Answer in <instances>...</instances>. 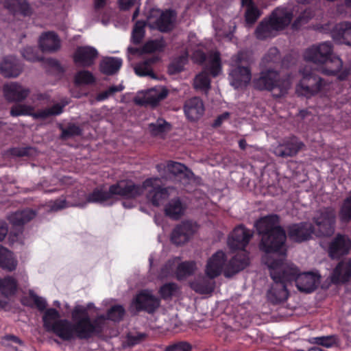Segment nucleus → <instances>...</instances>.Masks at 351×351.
<instances>
[{"label": "nucleus", "instance_id": "f257e3e1", "mask_svg": "<svg viewBox=\"0 0 351 351\" xmlns=\"http://www.w3.org/2000/svg\"><path fill=\"white\" fill-rule=\"evenodd\" d=\"M72 324L67 319H60V313L55 308L47 309L43 317V326L47 331L52 332L64 341L75 338L88 339L94 332L99 331L104 320V316L96 317L93 321L87 315V309L76 305L71 313Z\"/></svg>", "mask_w": 351, "mask_h": 351}, {"label": "nucleus", "instance_id": "f03ea898", "mask_svg": "<svg viewBox=\"0 0 351 351\" xmlns=\"http://www.w3.org/2000/svg\"><path fill=\"white\" fill-rule=\"evenodd\" d=\"M258 233L261 235L260 249L271 258H285L286 256V233L280 226L279 217L269 215L255 223Z\"/></svg>", "mask_w": 351, "mask_h": 351}, {"label": "nucleus", "instance_id": "7ed1b4c3", "mask_svg": "<svg viewBox=\"0 0 351 351\" xmlns=\"http://www.w3.org/2000/svg\"><path fill=\"white\" fill-rule=\"evenodd\" d=\"M332 45L329 41L314 45L307 48L304 52V58L308 62L317 64H332L329 68H321V72L328 75H336L340 80H344L350 74V70L341 71L343 62L339 57H332Z\"/></svg>", "mask_w": 351, "mask_h": 351}, {"label": "nucleus", "instance_id": "20e7f679", "mask_svg": "<svg viewBox=\"0 0 351 351\" xmlns=\"http://www.w3.org/2000/svg\"><path fill=\"white\" fill-rule=\"evenodd\" d=\"M141 192V188L136 186L132 181L120 180L111 185L108 191L97 188L88 195L82 192L80 195L82 197L73 205L84 207L88 203L103 204L104 202L112 199L114 195L123 198H135L136 195Z\"/></svg>", "mask_w": 351, "mask_h": 351}, {"label": "nucleus", "instance_id": "39448f33", "mask_svg": "<svg viewBox=\"0 0 351 351\" xmlns=\"http://www.w3.org/2000/svg\"><path fill=\"white\" fill-rule=\"evenodd\" d=\"M263 262L267 265L270 276L274 280L270 289L267 291L268 300L273 304L285 301L289 295L287 289V283L290 282L284 278L285 273L282 271L281 264H283V258L263 256Z\"/></svg>", "mask_w": 351, "mask_h": 351}, {"label": "nucleus", "instance_id": "423d86ee", "mask_svg": "<svg viewBox=\"0 0 351 351\" xmlns=\"http://www.w3.org/2000/svg\"><path fill=\"white\" fill-rule=\"evenodd\" d=\"M290 86L291 82L288 78L280 79L279 73L272 69L262 71L260 76L254 80L255 88L269 90L275 97L285 95Z\"/></svg>", "mask_w": 351, "mask_h": 351}, {"label": "nucleus", "instance_id": "0eeeda50", "mask_svg": "<svg viewBox=\"0 0 351 351\" xmlns=\"http://www.w3.org/2000/svg\"><path fill=\"white\" fill-rule=\"evenodd\" d=\"M281 269L285 274H287L284 278L290 283L294 281L300 291L311 293L317 287L319 283V276L312 272L300 274L298 267L291 263L283 261Z\"/></svg>", "mask_w": 351, "mask_h": 351}, {"label": "nucleus", "instance_id": "6e6552de", "mask_svg": "<svg viewBox=\"0 0 351 351\" xmlns=\"http://www.w3.org/2000/svg\"><path fill=\"white\" fill-rule=\"evenodd\" d=\"M161 180L159 178H151L145 180L142 185L135 184L140 187L141 192L136 197L147 191L148 199L153 205L158 206L162 204L169 197L171 191L173 190L170 187H162Z\"/></svg>", "mask_w": 351, "mask_h": 351}, {"label": "nucleus", "instance_id": "1a4fd4ad", "mask_svg": "<svg viewBox=\"0 0 351 351\" xmlns=\"http://www.w3.org/2000/svg\"><path fill=\"white\" fill-rule=\"evenodd\" d=\"M336 213L331 207L324 208L316 212L313 217V230L317 237H328L335 231Z\"/></svg>", "mask_w": 351, "mask_h": 351}, {"label": "nucleus", "instance_id": "9d476101", "mask_svg": "<svg viewBox=\"0 0 351 351\" xmlns=\"http://www.w3.org/2000/svg\"><path fill=\"white\" fill-rule=\"evenodd\" d=\"M68 102L62 104H56L51 107L40 110L36 112H32L34 108L32 106L25 104H16L10 109V114L12 117L23 115H29L34 119H46L51 116H57L63 112V108L67 105Z\"/></svg>", "mask_w": 351, "mask_h": 351}, {"label": "nucleus", "instance_id": "9b49d317", "mask_svg": "<svg viewBox=\"0 0 351 351\" xmlns=\"http://www.w3.org/2000/svg\"><path fill=\"white\" fill-rule=\"evenodd\" d=\"M301 73L303 77L296 88L299 95L311 97L322 90L326 85L323 79L308 71L307 67L301 71Z\"/></svg>", "mask_w": 351, "mask_h": 351}, {"label": "nucleus", "instance_id": "f8f14e48", "mask_svg": "<svg viewBox=\"0 0 351 351\" xmlns=\"http://www.w3.org/2000/svg\"><path fill=\"white\" fill-rule=\"evenodd\" d=\"M245 54L243 52L239 53L232 58L234 67L229 73V81L234 88L245 86L251 80V71L247 66L240 65L242 64Z\"/></svg>", "mask_w": 351, "mask_h": 351}, {"label": "nucleus", "instance_id": "ddd939ff", "mask_svg": "<svg viewBox=\"0 0 351 351\" xmlns=\"http://www.w3.org/2000/svg\"><path fill=\"white\" fill-rule=\"evenodd\" d=\"M175 19L173 11L154 10L147 18V23L152 28H156L160 32H168L173 28Z\"/></svg>", "mask_w": 351, "mask_h": 351}, {"label": "nucleus", "instance_id": "4468645a", "mask_svg": "<svg viewBox=\"0 0 351 351\" xmlns=\"http://www.w3.org/2000/svg\"><path fill=\"white\" fill-rule=\"evenodd\" d=\"M160 299L147 290L141 291L132 302L138 311H145L149 313H154L160 306Z\"/></svg>", "mask_w": 351, "mask_h": 351}, {"label": "nucleus", "instance_id": "2eb2a0df", "mask_svg": "<svg viewBox=\"0 0 351 351\" xmlns=\"http://www.w3.org/2000/svg\"><path fill=\"white\" fill-rule=\"evenodd\" d=\"M226 256L225 253L219 250L210 257L206 263L205 274L210 279H215L223 273L226 265Z\"/></svg>", "mask_w": 351, "mask_h": 351}, {"label": "nucleus", "instance_id": "dca6fc26", "mask_svg": "<svg viewBox=\"0 0 351 351\" xmlns=\"http://www.w3.org/2000/svg\"><path fill=\"white\" fill-rule=\"evenodd\" d=\"M304 146V143L297 137L291 136L283 140L274 148V153L276 156L287 158L295 156L298 152Z\"/></svg>", "mask_w": 351, "mask_h": 351}, {"label": "nucleus", "instance_id": "f3484780", "mask_svg": "<svg viewBox=\"0 0 351 351\" xmlns=\"http://www.w3.org/2000/svg\"><path fill=\"white\" fill-rule=\"evenodd\" d=\"M252 235L253 234L250 230L243 226H239L234 228L229 236L228 245L232 250L243 251L249 243Z\"/></svg>", "mask_w": 351, "mask_h": 351}, {"label": "nucleus", "instance_id": "a211bd4d", "mask_svg": "<svg viewBox=\"0 0 351 351\" xmlns=\"http://www.w3.org/2000/svg\"><path fill=\"white\" fill-rule=\"evenodd\" d=\"M169 91L164 86H158L151 88L142 97L135 99V103L139 106H155L165 99L168 95Z\"/></svg>", "mask_w": 351, "mask_h": 351}, {"label": "nucleus", "instance_id": "6ab92c4d", "mask_svg": "<svg viewBox=\"0 0 351 351\" xmlns=\"http://www.w3.org/2000/svg\"><path fill=\"white\" fill-rule=\"evenodd\" d=\"M250 263L248 255L245 250L239 252L226 264L223 275L230 278L245 269Z\"/></svg>", "mask_w": 351, "mask_h": 351}, {"label": "nucleus", "instance_id": "aec40b11", "mask_svg": "<svg viewBox=\"0 0 351 351\" xmlns=\"http://www.w3.org/2000/svg\"><path fill=\"white\" fill-rule=\"evenodd\" d=\"M196 230V225L191 221H182L178 224L171 233V241L176 245H182L187 242Z\"/></svg>", "mask_w": 351, "mask_h": 351}, {"label": "nucleus", "instance_id": "412c9836", "mask_svg": "<svg viewBox=\"0 0 351 351\" xmlns=\"http://www.w3.org/2000/svg\"><path fill=\"white\" fill-rule=\"evenodd\" d=\"M5 99L9 101L20 102L25 100L30 93L28 88L18 82L5 84L3 88Z\"/></svg>", "mask_w": 351, "mask_h": 351}, {"label": "nucleus", "instance_id": "4be33fe9", "mask_svg": "<svg viewBox=\"0 0 351 351\" xmlns=\"http://www.w3.org/2000/svg\"><path fill=\"white\" fill-rule=\"evenodd\" d=\"M313 234V225L308 222L293 224L288 228L289 239L295 242L300 243L308 240Z\"/></svg>", "mask_w": 351, "mask_h": 351}, {"label": "nucleus", "instance_id": "5701e85b", "mask_svg": "<svg viewBox=\"0 0 351 351\" xmlns=\"http://www.w3.org/2000/svg\"><path fill=\"white\" fill-rule=\"evenodd\" d=\"M97 56L96 49L90 46H83L77 48L73 58L77 65L88 67L94 64Z\"/></svg>", "mask_w": 351, "mask_h": 351}, {"label": "nucleus", "instance_id": "b1692460", "mask_svg": "<svg viewBox=\"0 0 351 351\" xmlns=\"http://www.w3.org/2000/svg\"><path fill=\"white\" fill-rule=\"evenodd\" d=\"M351 241L345 235L338 234L330 243L328 253L332 258H339L348 253Z\"/></svg>", "mask_w": 351, "mask_h": 351}, {"label": "nucleus", "instance_id": "393cba45", "mask_svg": "<svg viewBox=\"0 0 351 351\" xmlns=\"http://www.w3.org/2000/svg\"><path fill=\"white\" fill-rule=\"evenodd\" d=\"M22 71L23 66L15 57H5L0 63V72L5 77H17L22 73Z\"/></svg>", "mask_w": 351, "mask_h": 351}, {"label": "nucleus", "instance_id": "a878e982", "mask_svg": "<svg viewBox=\"0 0 351 351\" xmlns=\"http://www.w3.org/2000/svg\"><path fill=\"white\" fill-rule=\"evenodd\" d=\"M184 111L189 120H197L204 114V103L198 97H192L185 101Z\"/></svg>", "mask_w": 351, "mask_h": 351}, {"label": "nucleus", "instance_id": "bb28decb", "mask_svg": "<svg viewBox=\"0 0 351 351\" xmlns=\"http://www.w3.org/2000/svg\"><path fill=\"white\" fill-rule=\"evenodd\" d=\"M196 54L199 57V62H206V69L210 71L213 77L217 76L221 71L220 54L217 51H212L206 57L202 51H197Z\"/></svg>", "mask_w": 351, "mask_h": 351}, {"label": "nucleus", "instance_id": "cd10ccee", "mask_svg": "<svg viewBox=\"0 0 351 351\" xmlns=\"http://www.w3.org/2000/svg\"><path fill=\"white\" fill-rule=\"evenodd\" d=\"M351 276V260L346 259L336 266L330 278L332 283H343L349 280Z\"/></svg>", "mask_w": 351, "mask_h": 351}, {"label": "nucleus", "instance_id": "c85d7f7f", "mask_svg": "<svg viewBox=\"0 0 351 351\" xmlns=\"http://www.w3.org/2000/svg\"><path fill=\"white\" fill-rule=\"evenodd\" d=\"M293 18L291 12L287 8H276L271 14L269 19L278 30L289 25Z\"/></svg>", "mask_w": 351, "mask_h": 351}, {"label": "nucleus", "instance_id": "c756f323", "mask_svg": "<svg viewBox=\"0 0 351 351\" xmlns=\"http://www.w3.org/2000/svg\"><path fill=\"white\" fill-rule=\"evenodd\" d=\"M40 47L45 52H55L60 47V40L53 32L44 33L40 37Z\"/></svg>", "mask_w": 351, "mask_h": 351}, {"label": "nucleus", "instance_id": "7c9ffc66", "mask_svg": "<svg viewBox=\"0 0 351 351\" xmlns=\"http://www.w3.org/2000/svg\"><path fill=\"white\" fill-rule=\"evenodd\" d=\"M331 34L334 40L351 46V23L344 22L336 25Z\"/></svg>", "mask_w": 351, "mask_h": 351}, {"label": "nucleus", "instance_id": "2f4dec72", "mask_svg": "<svg viewBox=\"0 0 351 351\" xmlns=\"http://www.w3.org/2000/svg\"><path fill=\"white\" fill-rule=\"evenodd\" d=\"M35 216L36 213L32 209H25L12 213L8 217V219L14 226H21Z\"/></svg>", "mask_w": 351, "mask_h": 351}, {"label": "nucleus", "instance_id": "473e14b6", "mask_svg": "<svg viewBox=\"0 0 351 351\" xmlns=\"http://www.w3.org/2000/svg\"><path fill=\"white\" fill-rule=\"evenodd\" d=\"M279 31L271 21H263L256 27L255 34L256 38L260 40H264L267 38L274 37L276 32Z\"/></svg>", "mask_w": 351, "mask_h": 351}, {"label": "nucleus", "instance_id": "72a5a7b5", "mask_svg": "<svg viewBox=\"0 0 351 351\" xmlns=\"http://www.w3.org/2000/svg\"><path fill=\"white\" fill-rule=\"evenodd\" d=\"M158 60L156 56H152L138 63L134 67L136 74L138 76H149L155 79L156 75L153 73L152 65L156 62Z\"/></svg>", "mask_w": 351, "mask_h": 351}, {"label": "nucleus", "instance_id": "f704fd0d", "mask_svg": "<svg viewBox=\"0 0 351 351\" xmlns=\"http://www.w3.org/2000/svg\"><path fill=\"white\" fill-rule=\"evenodd\" d=\"M123 61L117 57H107L100 62L101 71L106 75H112L117 73L122 65Z\"/></svg>", "mask_w": 351, "mask_h": 351}, {"label": "nucleus", "instance_id": "c9c22d12", "mask_svg": "<svg viewBox=\"0 0 351 351\" xmlns=\"http://www.w3.org/2000/svg\"><path fill=\"white\" fill-rule=\"evenodd\" d=\"M5 6L14 13H20L23 16L32 14V9L26 0H5Z\"/></svg>", "mask_w": 351, "mask_h": 351}, {"label": "nucleus", "instance_id": "e433bc0d", "mask_svg": "<svg viewBox=\"0 0 351 351\" xmlns=\"http://www.w3.org/2000/svg\"><path fill=\"white\" fill-rule=\"evenodd\" d=\"M213 279L205 278H199L191 283V288L200 294H208L212 293L215 289V282Z\"/></svg>", "mask_w": 351, "mask_h": 351}, {"label": "nucleus", "instance_id": "4c0bfd02", "mask_svg": "<svg viewBox=\"0 0 351 351\" xmlns=\"http://www.w3.org/2000/svg\"><path fill=\"white\" fill-rule=\"evenodd\" d=\"M241 5L246 7L245 13L246 23L250 25L254 23L261 14L259 9L254 5L252 0H241Z\"/></svg>", "mask_w": 351, "mask_h": 351}, {"label": "nucleus", "instance_id": "58836bf2", "mask_svg": "<svg viewBox=\"0 0 351 351\" xmlns=\"http://www.w3.org/2000/svg\"><path fill=\"white\" fill-rule=\"evenodd\" d=\"M16 261L13 254L6 248L0 246V267L8 271L15 269Z\"/></svg>", "mask_w": 351, "mask_h": 351}, {"label": "nucleus", "instance_id": "ea45409f", "mask_svg": "<svg viewBox=\"0 0 351 351\" xmlns=\"http://www.w3.org/2000/svg\"><path fill=\"white\" fill-rule=\"evenodd\" d=\"M125 314V309L121 305H114L112 306L107 313V315H101L100 316L104 317V322L102 323L101 329L99 331L94 332L93 335L95 333H99L102 331L104 326L106 319H110L113 322H119L122 319ZM98 315L97 317H99Z\"/></svg>", "mask_w": 351, "mask_h": 351}, {"label": "nucleus", "instance_id": "a19ab883", "mask_svg": "<svg viewBox=\"0 0 351 351\" xmlns=\"http://www.w3.org/2000/svg\"><path fill=\"white\" fill-rule=\"evenodd\" d=\"M184 206L180 199H171L165 207V213L173 219H178L184 212Z\"/></svg>", "mask_w": 351, "mask_h": 351}, {"label": "nucleus", "instance_id": "79ce46f5", "mask_svg": "<svg viewBox=\"0 0 351 351\" xmlns=\"http://www.w3.org/2000/svg\"><path fill=\"white\" fill-rule=\"evenodd\" d=\"M339 219L343 224H347L351 221V191L340 207Z\"/></svg>", "mask_w": 351, "mask_h": 351}, {"label": "nucleus", "instance_id": "37998d69", "mask_svg": "<svg viewBox=\"0 0 351 351\" xmlns=\"http://www.w3.org/2000/svg\"><path fill=\"white\" fill-rule=\"evenodd\" d=\"M16 290V280L10 276L0 279V291L5 297L13 295Z\"/></svg>", "mask_w": 351, "mask_h": 351}, {"label": "nucleus", "instance_id": "c03bdc74", "mask_svg": "<svg viewBox=\"0 0 351 351\" xmlns=\"http://www.w3.org/2000/svg\"><path fill=\"white\" fill-rule=\"evenodd\" d=\"M196 269L194 261H186L178 265L176 270L178 279L182 280L192 275Z\"/></svg>", "mask_w": 351, "mask_h": 351}, {"label": "nucleus", "instance_id": "a18cd8bd", "mask_svg": "<svg viewBox=\"0 0 351 351\" xmlns=\"http://www.w3.org/2000/svg\"><path fill=\"white\" fill-rule=\"evenodd\" d=\"M193 85L195 89L206 93L210 87V80L208 73L203 71L197 75L194 79Z\"/></svg>", "mask_w": 351, "mask_h": 351}, {"label": "nucleus", "instance_id": "49530a36", "mask_svg": "<svg viewBox=\"0 0 351 351\" xmlns=\"http://www.w3.org/2000/svg\"><path fill=\"white\" fill-rule=\"evenodd\" d=\"M167 169L169 173L175 176L184 174L185 176L189 177L192 175V172L180 162L169 161L167 165Z\"/></svg>", "mask_w": 351, "mask_h": 351}, {"label": "nucleus", "instance_id": "de8ad7c7", "mask_svg": "<svg viewBox=\"0 0 351 351\" xmlns=\"http://www.w3.org/2000/svg\"><path fill=\"white\" fill-rule=\"evenodd\" d=\"M166 43L164 39L161 38L147 42L143 47V51L145 53L160 51L164 49Z\"/></svg>", "mask_w": 351, "mask_h": 351}, {"label": "nucleus", "instance_id": "09e8293b", "mask_svg": "<svg viewBox=\"0 0 351 351\" xmlns=\"http://www.w3.org/2000/svg\"><path fill=\"white\" fill-rule=\"evenodd\" d=\"M149 128L153 135H159L170 130V125L163 119L150 123Z\"/></svg>", "mask_w": 351, "mask_h": 351}, {"label": "nucleus", "instance_id": "8fccbe9b", "mask_svg": "<svg viewBox=\"0 0 351 351\" xmlns=\"http://www.w3.org/2000/svg\"><path fill=\"white\" fill-rule=\"evenodd\" d=\"M311 343L322 346L326 348H331L337 343V338L334 335L313 337Z\"/></svg>", "mask_w": 351, "mask_h": 351}, {"label": "nucleus", "instance_id": "3c124183", "mask_svg": "<svg viewBox=\"0 0 351 351\" xmlns=\"http://www.w3.org/2000/svg\"><path fill=\"white\" fill-rule=\"evenodd\" d=\"M145 23L143 21H138L136 23L132 34V40L134 43L138 44L142 40L145 33Z\"/></svg>", "mask_w": 351, "mask_h": 351}, {"label": "nucleus", "instance_id": "603ef678", "mask_svg": "<svg viewBox=\"0 0 351 351\" xmlns=\"http://www.w3.org/2000/svg\"><path fill=\"white\" fill-rule=\"evenodd\" d=\"M280 60L279 51L276 47L270 48L262 60V64L267 66L269 64L276 63Z\"/></svg>", "mask_w": 351, "mask_h": 351}, {"label": "nucleus", "instance_id": "864d4df0", "mask_svg": "<svg viewBox=\"0 0 351 351\" xmlns=\"http://www.w3.org/2000/svg\"><path fill=\"white\" fill-rule=\"evenodd\" d=\"M75 81L77 84H88L95 82V77L88 71H80L76 73Z\"/></svg>", "mask_w": 351, "mask_h": 351}, {"label": "nucleus", "instance_id": "5fc2aeb1", "mask_svg": "<svg viewBox=\"0 0 351 351\" xmlns=\"http://www.w3.org/2000/svg\"><path fill=\"white\" fill-rule=\"evenodd\" d=\"M178 289V285L176 283H167L161 287L160 293L163 299L167 300L176 293Z\"/></svg>", "mask_w": 351, "mask_h": 351}, {"label": "nucleus", "instance_id": "6e6d98bb", "mask_svg": "<svg viewBox=\"0 0 351 351\" xmlns=\"http://www.w3.org/2000/svg\"><path fill=\"white\" fill-rule=\"evenodd\" d=\"M82 132L80 128L75 124H69L67 128L62 129V137L68 138L80 135Z\"/></svg>", "mask_w": 351, "mask_h": 351}, {"label": "nucleus", "instance_id": "4d7b16f0", "mask_svg": "<svg viewBox=\"0 0 351 351\" xmlns=\"http://www.w3.org/2000/svg\"><path fill=\"white\" fill-rule=\"evenodd\" d=\"M29 295L39 311H44L46 308L47 301L45 298L38 296L33 291L29 292Z\"/></svg>", "mask_w": 351, "mask_h": 351}, {"label": "nucleus", "instance_id": "13d9d810", "mask_svg": "<svg viewBox=\"0 0 351 351\" xmlns=\"http://www.w3.org/2000/svg\"><path fill=\"white\" fill-rule=\"evenodd\" d=\"M191 346L186 342H179L166 348L165 351H191Z\"/></svg>", "mask_w": 351, "mask_h": 351}, {"label": "nucleus", "instance_id": "bf43d9fd", "mask_svg": "<svg viewBox=\"0 0 351 351\" xmlns=\"http://www.w3.org/2000/svg\"><path fill=\"white\" fill-rule=\"evenodd\" d=\"M75 204V202L70 204L67 202L65 199H59L53 202L51 206V210L53 211H58L69 206H74L73 204Z\"/></svg>", "mask_w": 351, "mask_h": 351}, {"label": "nucleus", "instance_id": "052dcab7", "mask_svg": "<svg viewBox=\"0 0 351 351\" xmlns=\"http://www.w3.org/2000/svg\"><path fill=\"white\" fill-rule=\"evenodd\" d=\"M23 57L29 61H35L38 59L34 52V49L32 47H25L22 51Z\"/></svg>", "mask_w": 351, "mask_h": 351}, {"label": "nucleus", "instance_id": "680f3d73", "mask_svg": "<svg viewBox=\"0 0 351 351\" xmlns=\"http://www.w3.org/2000/svg\"><path fill=\"white\" fill-rule=\"evenodd\" d=\"M137 0H119V6L121 10H128L136 3Z\"/></svg>", "mask_w": 351, "mask_h": 351}, {"label": "nucleus", "instance_id": "e2e57ef3", "mask_svg": "<svg viewBox=\"0 0 351 351\" xmlns=\"http://www.w3.org/2000/svg\"><path fill=\"white\" fill-rule=\"evenodd\" d=\"M230 117V113L229 112H224L223 114H221V115H219L217 119L215 121V123L213 124V125L215 127H218L219 126L223 121L225 120H227Z\"/></svg>", "mask_w": 351, "mask_h": 351}, {"label": "nucleus", "instance_id": "0e129e2a", "mask_svg": "<svg viewBox=\"0 0 351 351\" xmlns=\"http://www.w3.org/2000/svg\"><path fill=\"white\" fill-rule=\"evenodd\" d=\"M8 226L5 222H0V241H3L8 234Z\"/></svg>", "mask_w": 351, "mask_h": 351}, {"label": "nucleus", "instance_id": "69168bd1", "mask_svg": "<svg viewBox=\"0 0 351 351\" xmlns=\"http://www.w3.org/2000/svg\"><path fill=\"white\" fill-rule=\"evenodd\" d=\"M145 337L144 334H138L135 336H132L130 337V342L131 344H136L138 343L142 339Z\"/></svg>", "mask_w": 351, "mask_h": 351}, {"label": "nucleus", "instance_id": "338daca9", "mask_svg": "<svg viewBox=\"0 0 351 351\" xmlns=\"http://www.w3.org/2000/svg\"><path fill=\"white\" fill-rule=\"evenodd\" d=\"M124 86L121 84L117 86H112L108 88L111 95H113L116 93L121 92L123 90Z\"/></svg>", "mask_w": 351, "mask_h": 351}, {"label": "nucleus", "instance_id": "774afa93", "mask_svg": "<svg viewBox=\"0 0 351 351\" xmlns=\"http://www.w3.org/2000/svg\"><path fill=\"white\" fill-rule=\"evenodd\" d=\"M112 96L108 92V90H106L100 93H99L97 96V101H104L106 99H108L109 97Z\"/></svg>", "mask_w": 351, "mask_h": 351}]
</instances>
